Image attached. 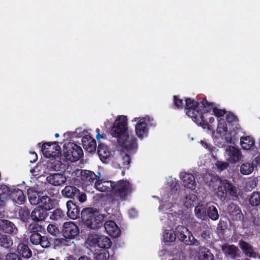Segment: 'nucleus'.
<instances>
[{"label": "nucleus", "mask_w": 260, "mask_h": 260, "mask_svg": "<svg viewBox=\"0 0 260 260\" xmlns=\"http://www.w3.org/2000/svg\"><path fill=\"white\" fill-rule=\"evenodd\" d=\"M173 105L174 108L178 110L182 109L184 107L182 100L180 99L178 95L173 96Z\"/></svg>", "instance_id": "52"}, {"label": "nucleus", "mask_w": 260, "mask_h": 260, "mask_svg": "<svg viewBox=\"0 0 260 260\" xmlns=\"http://www.w3.org/2000/svg\"><path fill=\"white\" fill-rule=\"evenodd\" d=\"M208 216L212 220H216L219 218L217 209L214 206H210L207 208V217Z\"/></svg>", "instance_id": "43"}, {"label": "nucleus", "mask_w": 260, "mask_h": 260, "mask_svg": "<svg viewBox=\"0 0 260 260\" xmlns=\"http://www.w3.org/2000/svg\"><path fill=\"white\" fill-rule=\"evenodd\" d=\"M137 148V147L131 151H128L126 149H125L127 153L123 152L121 153L122 161L121 164L123 166L124 169H129V164L131 161V157L129 154H132L133 153H135Z\"/></svg>", "instance_id": "37"}, {"label": "nucleus", "mask_w": 260, "mask_h": 260, "mask_svg": "<svg viewBox=\"0 0 260 260\" xmlns=\"http://www.w3.org/2000/svg\"><path fill=\"white\" fill-rule=\"evenodd\" d=\"M50 158L51 159L47 164V167L49 170L59 171L65 169L66 165L61 161V154Z\"/></svg>", "instance_id": "18"}, {"label": "nucleus", "mask_w": 260, "mask_h": 260, "mask_svg": "<svg viewBox=\"0 0 260 260\" xmlns=\"http://www.w3.org/2000/svg\"><path fill=\"white\" fill-rule=\"evenodd\" d=\"M30 154L32 156V159H30L29 161L31 163L36 162L38 159L37 153L35 152H32L30 153Z\"/></svg>", "instance_id": "63"}, {"label": "nucleus", "mask_w": 260, "mask_h": 260, "mask_svg": "<svg viewBox=\"0 0 260 260\" xmlns=\"http://www.w3.org/2000/svg\"><path fill=\"white\" fill-rule=\"evenodd\" d=\"M182 185L190 190L196 189L197 184L194 176L190 173L182 172L180 174Z\"/></svg>", "instance_id": "17"}, {"label": "nucleus", "mask_w": 260, "mask_h": 260, "mask_svg": "<svg viewBox=\"0 0 260 260\" xmlns=\"http://www.w3.org/2000/svg\"><path fill=\"white\" fill-rule=\"evenodd\" d=\"M109 256V253L104 250L101 249L93 253V258L96 260H107Z\"/></svg>", "instance_id": "49"}, {"label": "nucleus", "mask_w": 260, "mask_h": 260, "mask_svg": "<svg viewBox=\"0 0 260 260\" xmlns=\"http://www.w3.org/2000/svg\"><path fill=\"white\" fill-rule=\"evenodd\" d=\"M198 238L200 242L208 247L212 248L214 246L213 236L212 230L208 225L201 228L198 232Z\"/></svg>", "instance_id": "9"}, {"label": "nucleus", "mask_w": 260, "mask_h": 260, "mask_svg": "<svg viewBox=\"0 0 260 260\" xmlns=\"http://www.w3.org/2000/svg\"><path fill=\"white\" fill-rule=\"evenodd\" d=\"M53 240V248L56 249L62 246H67L71 245V240L64 237L55 238Z\"/></svg>", "instance_id": "40"}, {"label": "nucleus", "mask_w": 260, "mask_h": 260, "mask_svg": "<svg viewBox=\"0 0 260 260\" xmlns=\"http://www.w3.org/2000/svg\"><path fill=\"white\" fill-rule=\"evenodd\" d=\"M221 250L226 255L229 256L233 259H235L238 256V248L234 245L224 244L222 245Z\"/></svg>", "instance_id": "33"}, {"label": "nucleus", "mask_w": 260, "mask_h": 260, "mask_svg": "<svg viewBox=\"0 0 260 260\" xmlns=\"http://www.w3.org/2000/svg\"><path fill=\"white\" fill-rule=\"evenodd\" d=\"M104 228L107 233L111 237H118L120 234L119 228L112 220L106 221L104 223Z\"/></svg>", "instance_id": "24"}, {"label": "nucleus", "mask_w": 260, "mask_h": 260, "mask_svg": "<svg viewBox=\"0 0 260 260\" xmlns=\"http://www.w3.org/2000/svg\"><path fill=\"white\" fill-rule=\"evenodd\" d=\"M84 149L90 153L94 152L96 149V141L90 136L86 135L82 139Z\"/></svg>", "instance_id": "26"}, {"label": "nucleus", "mask_w": 260, "mask_h": 260, "mask_svg": "<svg viewBox=\"0 0 260 260\" xmlns=\"http://www.w3.org/2000/svg\"><path fill=\"white\" fill-rule=\"evenodd\" d=\"M204 180L208 185H211V182H212V177L210 174L206 175L204 177Z\"/></svg>", "instance_id": "61"}, {"label": "nucleus", "mask_w": 260, "mask_h": 260, "mask_svg": "<svg viewBox=\"0 0 260 260\" xmlns=\"http://www.w3.org/2000/svg\"><path fill=\"white\" fill-rule=\"evenodd\" d=\"M249 203L252 206L260 205V192H253L249 199Z\"/></svg>", "instance_id": "45"}, {"label": "nucleus", "mask_w": 260, "mask_h": 260, "mask_svg": "<svg viewBox=\"0 0 260 260\" xmlns=\"http://www.w3.org/2000/svg\"><path fill=\"white\" fill-rule=\"evenodd\" d=\"M92 241L97 246L103 249L110 247L112 242L110 239L107 236L95 235L92 238Z\"/></svg>", "instance_id": "27"}, {"label": "nucleus", "mask_w": 260, "mask_h": 260, "mask_svg": "<svg viewBox=\"0 0 260 260\" xmlns=\"http://www.w3.org/2000/svg\"><path fill=\"white\" fill-rule=\"evenodd\" d=\"M207 208L203 205H198L194 208V213L197 217L202 220L207 218Z\"/></svg>", "instance_id": "39"}, {"label": "nucleus", "mask_w": 260, "mask_h": 260, "mask_svg": "<svg viewBox=\"0 0 260 260\" xmlns=\"http://www.w3.org/2000/svg\"><path fill=\"white\" fill-rule=\"evenodd\" d=\"M133 190L132 183L126 180L121 179L113 181L112 192L109 199L111 204H116L118 206L120 203L127 200Z\"/></svg>", "instance_id": "2"}, {"label": "nucleus", "mask_w": 260, "mask_h": 260, "mask_svg": "<svg viewBox=\"0 0 260 260\" xmlns=\"http://www.w3.org/2000/svg\"><path fill=\"white\" fill-rule=\"evenodd\" d=\"M255 141L250 136H245V150H250L254 146Z\"/></svg>", "instance_id": "51"}, {"label": "nucleus", "mask_w": 260, "mask_h": 260, "mask_svg": "<svg viewBox=\"0 0 260 260\" xmlns=\"http://www.w3.org/2000/svg\"><path fill=\"white\" fill-rule=\"evenodd\" d=\"M96 138L98 140H99L100 139L104 138L103 136L100 134V130L99 128L96 129Z\"/></svg>", "instance_id": "64"}, {"label": "nucleus", "mask_w": 260, "mask_h": 260, "mask_svg": "<svg viewBox=\"0 0 260 260\" xmlns=\"http://www.w3.org/2000/svg\"><path fill=\"white\" fill-rule=\"evenodd\" d=\"M83 222L90 229H97L101 227L106 216L100 213L99 211L92 208L83 209L81 212Z\"/></svg>", "instance_id": "3"}, {"label": "nucleus", "mask_w": 260, "mask_h": 260, "mask_svg": "<svg viewBox=\"0 0 260 260\" xmlns=\"http://www.w3.org/2000/svg\"><path fill=\"white\" fill-rule=\"evenodd\" d=\"M46 180L53 186H61L67 182V178L63 174L53 173L48 176Z\"/></svg>", "instance_id": "20"}, {"label": "nucleus", "mask_w": 260, "mask_h": 260, "mask_svg": "<svg viewBox=\"0 0 260 260\" xmlns=\"http://www.w3.org/2000/svg\"><path fill=\"white\" fill-rule=\"evenodd\" d=\"M65 216L64 212L60 209H56L52 213L50 218L53 220L57 221L63 219Z\"/></svg>", "instance_id": "48"}, {"label": "nucleus", "mask_w": 260, "mask_h": 260, "mask_svg": "<svg viewBox=\"0 0 260 260\" xmlns=\"http://www.w3.org/2000/svg\"><path fill=\"white\" fill-rule=\"evenodd\" d=\"M20 219L24 222H28L30 218V214L27 208H21L18 212Z\"/></svg>", "instance_id": "42"}, {"label": "nucleus", "mask_w": 260, "mask_h": 260, "mask_svg": "<svg viewBox=\"0 0 260 260\" xmlns=\"http://www.w3.org/2000/svg\"><path fill=\"white\" fill-rule=\"evenodd\" d=\"M233 209V211H236V212H237V211H240L241 212L240 210H239V207L235 205V204H232L231 205H230L229 207V210L230 211V212H231V209Z\"/></svg>", "instance_id": "62"}, {"label": "nucleus", "mask_w": 260, "mask_h": 260, "mask_svg": "<svg viewBox=\"0 0 260 260\" xmlns=\"http://www.w3.org/2000/svg\"><path fill=\"white\" fill-rule=\"evenodd\" d=\"M67 215L70 218L76 219L79 217L81 214L80 209L73 201L70 200L67 202Z\"/></svg>", "instance_id": "22"}, {"label": "nucleus", "mask_w": 260, "mask_h": 260, "mask_svg": "<svg viewBox=\"0 0 260 260\" xmlns=\"http://www.w3.org/2000/svg\"><path fill=\"white\" fill-rule=\"evenodd\" d=\"M229 186H230V182L227 180L220 181L216 192V196L220 200L224 201L225 200Z\"/></svg>", "instance_id": "28"}, {"label": "nucleus", "mask_w": 260, "mask_h": 260, "mask_svg": "<svg viewBox=\"0 0 260 260\" xmlns=\"http://www.w3.org/2000/svg\"><path fill=\"white\" fill-rule=\"evenodd\" d=\"M47 216V208H45V209H44L39 207L34 209L30 214V218L35 222L44 221Z\"/></svg>", "instance_id": "25"}, {"label": "nucleus", "mask_w": 260, "mask_h": 260, "mask_svg": "<svg viewBox=\"0 0 260 260\" xmlns=\"http://www.w3.org/2000/svg\"><path fill=\"white\" fill-rule=\"evenodd\" d=\"M176 235L175 232L165 230L164 232V239L166 242H172L175 240Z\"/></svg>", "instance_id": "47"}, {"label": "nucleus", "mask_w": 260, "mask_h": 260, "mask_svg": "<svg viewBox=\"0 0 260 260\" xmlns=\"http://www.w3.org/2000/svg\"><path fill=\"white\" fill-rule=\"evenodd\" d=\"M6 260H22L21 257L17 253L9 252L5 256Z\"/></svg>", "instance_id": "54"}, {"label": "nucleus", "mask_w": 260, "mask_h": 260, "mask_svg": "<svg viewBox=\"0 0 260 260\" xmlns=\"http://www.w3.org/2000/svg\"><path fill=\"white\" fill-rule=\"evenodd\" d=\"M228 193H229L233 197L238 198L236 188L233 185H232V184L231 183L230 186H229V187L228 188Z\"/></svg>", "instance_id": "58"}, {"label": "nucleus", "mask_w": 260, "mask_h": 260, "mask_svg": "<svg viewBox=\"0 0 260 260\" xmlns=\"http://www.w3.org/2000/svg\"><path fill=\"white\" fill-rule=\"evenodd\" d=\"M9 197L14 203L19 205L24 204L26 201V197L23 191L16 187L10 188Z\"/></svg>", "instance_id": "16"}, {"label": "nucleus", "mask_w": 260, "mask_h": 260, "mask_svg": "<svg viewBox=\"0 0 260 260\" xmlns=\"http://www.w3.org/2000/svg\"><path fill=\"white\" fill-rule=\"evenodd\" d=\"M217 133L222 137L227 134L232 135L233 133L234 134L236 133L234 131H230L226 121L223 118H220L218 121Z\"/></svg>", "instance_id": "29"}, {"label": "nucleus", "mask_w": 260, "mask_h": 260, "mask_svg": "<svg viewBox=\"0 0 260 260\" xmlns=\"http://www.w3.org/2000/svg\"><path fill=\"white\" fill-rule=\"evenodd\" d=\"M198 201L197 196L193 193L186 195L184 200V205L187 208L194 206Z\"/></svg>", "instance_id": "41"}, {"label": "nucleus", "mask_w": 260, "mask_h": 260, "mask_svg": "<svg viewBox=\"0 0 260 260\" xmlns=\"http://www.w3.org/2000/svg\"><path fill=\"white\" fill-rule=\"evenodd\" d=\"M47 231L51 235H55L58 231L57 228L55 225L49 224L47 226Z\"/></svg>", "instance_id": "59"}, {"label": "nucleus", "mask_w": 260, "mask_h": 260, "mask_svg": "<svg viewBox=\"0 0 260 260\" xmlns=\"http://www.w3.org/2000/svg\"><path fill=\"white\" fill-rule=\"evenodd\" d=\"M41 151L47 158L56 156L61 153V148L57 142L44 143L41 146Z\"/></svg>", "instance_id": "8"}, {"label": "nucleus", "mask_w": 260, "mask_h": 260, "mask_svg": "<svg viewBox=\"0 0 260 260\" xmlns=\"http://www.w3.org/2000/svg\"><path fill=\"white\" fill-rule=\"evenodd\" d=\"M201 107L203 108V112L210 113L211 110L213 111V109L215 108V104L214 103H210L207 101L206 99L201 101ZM202 112V111H201Z\"/></svg>", "instance_id": "46"}, {"label": "nucleus", "mask_w": 260, "mask_h": 260, "mask_svg": "<svg viewBox=\"0 0 260 260\" xmlns=\"http://www.w3.org/2000/svg\"><path fill=\"white\" fill-rule=\"evenodd\" d=\"M208 114H212L209 112H202L201 111L199 114L195 117L193 119V121L197 124L201 126L203 128H207L209 130L212 129V126L211 124L208 123L209 116Z\"/></svg>", "instance_id": "19"}, {"label": "nucleus", "mask_w": 260, "mask_h": 260, "mask_svg": "<svg viewBox=\"0 0 260 260\" xmlns=\"http://www.w3.org/2000/svg\"><path fill=\"white\" fill-rule=\"evenodd\" d=\"M260 164V153L254 158L252 163H245V175L251 174L254 167Z\"/></svg>", "instance_id": "38"}, {"label": "nucleus", "mask_w": 260, "mask_h": 260, "mask_svg": "<svg viewBox=\"0 0 260 260\" xmlns=\"http://www.w3.org/2000/svg\"><path fill=\"white\" fill-rule=\"evenodd\" d=\"M139 121L135 126V132L137 136L140 139H142L144 137L147 136L148 134V125H155L153 123V119L151 118L149 116L144 117H136L133 121Z\"/></svg>", "instance_id": "4"}, {"label": "nucleus", "mask_w": 260, "mask_h": 260, "mask_svg": "<svg viewBox=\"0 0 260 260\" xmlns=\"http://www.w3.org/2000/svg\"><path fill=\"white\" fill-rule=\"evenodd\" d=\"M62 227L63 237L69 240L75 239L79 233L78 226L73 221L64 222Z\"/></svg>", "instance_id": "12"}, {"label": "nucleus", "mask_w": 260, "mask_h": 260, "mask_svg": "<svg viewBox=\"0 0 260 260\" xmlns=\"http://www.w3.org/2000/svg\"><path fill=\"white\" fill-rule=\"evenodd\" d=\"M226 160L231 164H235L242 157L241 151L234 146H228L225 149Z\"/></svg>", "instance_id": "15"}, {"label": "nucleus", "mask_w": 260, "mask_h": 260, "mask_svg": "<svg viewBox=\"0 0 260 260\" xmlns=\"http://www.w3.org/2000/svg\"><path fill=\"white\" fill-rule=\"evenodd\" d=\"M176 237L179 240L188 245L199 246L200 243L196 239L192 233L187 228L183 225H178L175 228Z\"/></svg>", "instance_id": "6"}, {"label": "nucleus", "mask_w": 260, "mask_h": 260, "mask_svg": "<svg viewBox=\"0 0 260 260\" xmlns=\"http://www.w3.org/2000/svg\"><path fill=\"white\" fill-rule=\"evenodd\" d=\"M76 174H79L81 181L87 185H92L101 176L100 172H98L99 175H96L93 172L87 170H79L77 171Z\"/></svg>", "instance_id": "13"}, {"label": "nucleus", "mask_w": 260, "mask_h": 260, "mask_svg": "<svg viewBox=\"0 0 260 260\" xmlns=\"http://www.w3.org/2000/svg\"><path fill=\"white\" fill-rule=\"evenodd\" d=\"M63 154L66 159L75 162L83 156V151L80 146L74 143L70 142L64 145Z\"/></svg>", "instance_id": "5"}, {"label": "nucleus", "mask_w": 260, "mask_h": 260, "mask_svg": "<svg viewBox=\"0 0 260 260\" xmlns=\"http://www.w3.org/2000/svg\"><path fill=\"white\" fill-rule=\"evenodd\" d=\"M255 186L256 183L253 180H251L250 178H248L245 181V188H246L247 190H249L252 189Z\"/></svg>", "instance_id": "56"}, {"label": "nucleus", "mask_w": 260, "mask_h": 260, "mask_svg": "<svg viewBox=\"0 0 260 260\" xmlns=\"http://www.w3.org/2000/svg\"><path fill=\"white\" fill-rule=\"evenodd\" d=\"M213 112L214 115L218 117L224 116L226 113L224 109H219L216 107L213 109Z\"/></svg>", "instance_id": "57"}, {"label": "nucleus", "mask_w": 260, "mask_h": 260, "mask_svg": "<svg viewBox=\"0 0 260 260\" xmlns=\"http://www.w3.org/2000/svg\"><path fill=\"white\" fill-rule=\"evenodd\" d=\"M98 153L101 161L106 162L111 155V152L107 145L100 143L98 146Z\"/></svg>", "instance_id": "34"}, {"label": "nucleus", "mask_w": 260, "mask_h": 260, "mask_svg": "<svg viewBox=\"0 0 260 260\" xmlns=\"http://www.w3.org/2000/svg\"><path fill=\"white\" fill-rule=\"evenodd\" d=\"M186 114L191 118L192 120L200 111L197 109L199 107V103L191 98H187L185 99Z\"/></svg>", "instance_id": "14"}, {"label": "nucleus", "mask_w": 260, "mask_h": 260, "mask_svg": "<svg viewBox=\"0 0 260 260\" xmlns=\"http://www.w3.org/2000/svg\"><path fill=\"white\" fill-rule=\"evenodd\" d=\"M227 228L226 223L224 221L220 220L217 224V233L218 235H223L225 232V230Z\"/></svg>", "instance_id": "53"}, {"label": "nucleus", "mask_w": 260, "mask_h": 260, "mask_svg": "<svg viewBox=\"0 0 260 260\" xmlns=\"http://www.w3.org/2000/svg\"><path fill=\"white\" fill-rule=\"evenodd\" d=\"M98 179L94 183L95 188L101 192H112V188L113 187V181H105L103 179Z\"/></svg>", "instance_id": "21"}, {"label": "nucleus", "mask_w": 260, "mask_h": 260, "mask_svg": "<svg viewBox=\"0 0 260 260\" xmlns=\"http://www.w3.org/2000/svg\"><path fill=\"white\" fill-rule=\"evenodd\" d=\"M225 120L228 124L230 131H234L236 132V131L240 128L238 123V119L234 114L231 112L227 113L226 115V120Z\"/></svg>", "instance_id": "32"}, {"label": "nucleus", "mask_w": 260, "mask_h": 260, "mask_svg": "<svg viewBox=\"0 0 260 260\" xmlns=\"http://www.w3.org/2000/svg\"><path fill=\"white\" fill-rule=\"evenodd\" d=\"M245 255L250 258H256L258 255V253L254 251L251 245L245 242Z\"/></svg>", "instance_id": "44"}, {"label": "nucleus", "mask_w": 260, "mask_h": 260, "mask_svg": "<svg viewBox=\"0 0 260 260\" xmlns=\"http://www.w3.org/2000/svg\"><path fill=\"white\" fill-rule=\"evenodd\" d=\"M15 236L0 233V247L7 251H10L13 249L14 244L12 237Z\"/></svg>", "instance_id": "23"}, {"label": "nucleus", "mask_w": 260, "mask_h": 260, "mask_svg": "<svg viewBox=\"0 0 260 260\" xmlns=\"http://www.w3.org/2000/svg\"><path fill=\"white\" fill-rule=\"evenodd\" d=\"M27 193L29 201L32 205H37L40 203L45 205L47 200H50L47 196H44L42 191L37 190L35 187L28 188Z\"/></svg>", "instance_id": "7"}, {"label": "nucleus", "mask_w": 260, "mask_h": 260, "mask_svg": "<svg viewBox=\"0 0 260 260\" xmlns=\"http://www.w3.org/2000/svg\"><path fill=\"white\" fill-rule=\"evenodd\" d=\"M10 187L6 185H0V210L5 206V201L9 197Z\"/></svg>", "instance_id": "36"}, {"label": "nucleus", "mask_w": 260, "mask_h": 260, "mask_svg": "<svg viewBox=\"0 0 260 260\" xmlns=\"http://www.w3.org/2000/svg\"><path fill=\"white\" fill-rule=\"evenodd\" d=\"M76 198L78 199V200L80 203H84L86 201V194L84 192L81 193L80 192L79 194Z\"/></svg>", "instance_id": "60"}, {"label": "nucleus", "mask_w": 260, "mask_h": 260, "mask_svg": "<svg viewBox=\"0 0 260 260\" xmlns=\"http://www.w3.org/2000/svg\"><path fill=\"white\" fill-rule=\"evenodd\" d=\"M80 190L75 186L67 185L61 190L63 197L67 198L74 199L79 194Z\"/></svg>", "instance_id": "31"}, {"label": "nucleus", "mask_w": 260, "mask_h": 260, "mask_svg": "<svg viewBox=\"0 0 260 260\" xmlns=\"http://www.w3.org/2000/svg\"><path fill=\"white\" fill-rule=\"evenodd\" d=\"M0 233L10 235H17L19 231L16 224L9 219H0Z\"/></svg>", "instance_id": "11"}, {"label": "nucleus", "mask_w": 260, "mask_h": 260, "mask_svg": "<svg viewBox=\"0 0 260 260\" xmlns=\"http://www.w3.org/2000/svg\"><path fill=\"white\" fill-rule=\"evenodd\" d=\"M17 254L24 258L28 259L32 256V252L27 244L19 243L17 247Z\"/></svg>", "instance_id": "30"}, {"label": "nucleus", "mask_w": 260, "mask_h": 260, "mask_svg": "<svg viewBox=\"0 0 260 260\" xmlns=\"http://www.w3.org/2000/svg\"><path fill=\"white\" fill-rule=\"evenodd\" d=\"M29 239L32 244L40 245L43 248H49L52 241V238L47 236H42L40 233L30 234Z\"/></svg>", "instance_id": "10"}, {"label": "nucleus", "mask_w": 260, "mask_h": 260, "mask_svg": "<svg viewBox=\"0 0 260 260\" xmlns=\"http://www.w3.org/2000/svg\"><path fill=\"white\" fill-rule=\"evenodd\" d=\"M198 257L199 260H214V256L211 250L205 246L199 247Z\"/></svg>", "instance_id": "35"}, {"label": "nucleus", "mask_w": 260, "mask_h": 260, "mask_svg": "<svg viewBox=\"0 0 260 260\" xmlns=\"http://www.w3.org/2000/svg\"><path fill=\"white\" fill-rule=\"evenodd\" d=\"M215 165L217 167L218 170L220 171L225 170L229 167V162H222L221 161H217L215 163Z\"/></svg>", "instance_id": "55"}, {"label": "nucleus", "mask_w": 260, "mask_h": 260, "mask_svg": "<svg viewBox=\"0 0 260 260\" xmlns=\"http://www.w3.org/2000/svg\"><path fill=\"white\" fill-rule=\"evenodd\" d=\"M111 135L117 139L118 144L128 151L135 149L137 146V139L130 136L128 132L127 119L126 116L121 115L116 119L110 131Z\"/></svg>", "instance_id": "1"}, {"label": "nucleus", "mask_w": 260, "mask_h": 260, "mask_svg": "<svg viewBox=\"0 0 260 260\" xmlns=\"http://www.w3.org/2000/svg\"><path fill=\"white\" fill-rule=\"evenodd\" d=\"M28 230L31 234L40 233L44 229L38 223H30L28 227Z\"/></svg>", "instance_id": "50"}]
</instances>
